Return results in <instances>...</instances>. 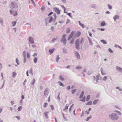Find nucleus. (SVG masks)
<instances>
[{"label": "nucleus", "instance_id": "f257e3e1", "mask_svg": "<svg viewBox=\"0 0 122 122\" xmlns=\"http://www.w3.org/2000/svg\"><path fill=\"white\" fill-rule=\"evenodd\" d=\"M109 117L112 120H116L118 119V117L115 113H112L109 115Z\"/></svg>", "mask_w": 122, "mask_h": 122}, {"label": "nucleus", "instance_id": "f03ea898", "mask_svg": "<svg viewBox=\"0 0 122 122\" xmlns=\"http://www.w3.org/2000/svg\"><path fill=\"white\" fill-rule=\"evenodd\" d=\"M66 36V34H64L62 36V39L61 40L62 42L64 44H66V40L65 38Z\"/></svg>", "mask_w": 122, "mask_h": 122}, {"label": "nucleus", "instance_id": "7ed1b4c3", "mask_svg": "<svg viewBox=\"0 0 122 122\" xmlns=\"http://www.w3.org/2000/svg\"><path fill=\"white\" fill-rule=\"evenodd\" d=\"M10 13L11 15H12L14 16H16L18 14L17 11H12L11 10H10Z\"/></svg>", "mask_w": 122, "mask_h": 122}, {"label": "nucleus", "instance_id": "20e7f679", "mask_svg": "<svg viewBox=\"0 0 122 122\" xmlns=\"http://www.w3.org/2000/svg\"><path fill=\"white\" fill-rule=\"evenodd\" d=\"M79 39H77L75 43L76 48L78 49H79V45H78L79 43Z\"/></svg>", "mask_w": 122, "mask_h": 122}, {"label": "nucleus", "instance_id": "39448f33", "mask_svg": "<svg viewBox=\"0 0 122 122\" xmlns=\"http://www.w3.org/2000/svg\"><path fill=\"white\" fill-rule=\"evenodd\" d=\"M54 10L56 13H57L58 15H59L60 14V11L59 9L57 8H55Z\"/></svg>", "mask_w": 122, "mask_h": 122}, {"label": "nucleus", "instance_id": "423d86ee", "mask_svg": "<svg viewBox=\"0 0 122 122\" xmlns=\"http://www.w3.org/2000/svg\"><path fill=\"white\" fill-rule=\"evenodd\" d=\"M29 41L31 44H32L34 43V39L31 37H30L29 38Z\"/></svg>", "mask_w": 122, "mask_h": 122}, {"label": "nucleus", "instance_id": "0eeeda50", "mask_svg": "<svg viewBox=\"0 0 122 122\" xmlns=\"http://www.w3.org/2000/svg\"><path fill=\"white\" fill-rule=\"evenodd\" d=\"M68 104H66V106H65V108L63 109V111H64L66 112V110H67L68 108Z\"/></svg>", "mask_w": 122, "mask_h": 122}, {"label": "nucleus", "instance_id": "6e6552de", "mask_svg": "<svg viewBox=\"0 0 122 122\" xmlns=\"http://www.w3.org/2000/svg\"><path fill=\"white\" fill-rule=\"evenodd\" d=\"M116 69L119 71L120 72H122V68L118 66L116 67Z\"/></svg>", "mask_w": 122, "mask_h": 122}, {"label": "nucleus", "instance_id": "1a4fd4ad", "mask_svg": "<svg viewBox=\"0 0 122 122\" xmlns=\"http://www.w3.org/2000/svg\"><path fill=\"white\" fill-rule=\"evenodd\" d=\"M48 90L47 89H46L44 91L45 96L47 95H48Z\"/></svg>", "mask_w": 122, "mask_h": 122}, {"label": "nucleus", "instance_id": "9d476101", "mask_svg": "<svg viewBox=\"0 0 122 122\" xmlns=\"http://www.w3.org/2000/svg\"><path fill=\"white\" fill-rule=\"evenodd\" d=\"M81 34V32L80 31H78L77 32L76 36V37H78Z\"/></svg>", "mask_w": 122, "mask_h": 122}, {"label": "nucleus", "instance_id": "9b49d317", "mask_svg": "<svg viewBox=\"0 0 122 122\" xmlns=\"http://www.w3.org/2000/svg\"><path fill=\"white\" fill-rule=\"evenodd\" d=\"M79 25L83 28H84V25L81 23L80 21H79Z\"/></svg>", "mask_w": 122, "mask_h": 122}, {"label": "nucleus", "instance_id": "f8f14e48", "mask_svg": "<svg viewBox=\"0 0 122 122\" xmlns=\"http://www.w3.org/2000/svg\"><path fill=\"white\" fill-rule=\"evenodd\" d=\"M119 18V17L117 15H116L113 17V18L115 20V21H116V19H118Z\"/></svg>", "mask_w": 122, "mask_h": 122}, {"label": "nucleus", "instance_id": "ddd939ff", "mask_svg": "<svg viewBox=\"0 0 122 122\" xmlns=\"http://www.w3.org/2000/svg\"><path fill=\"white\" fill-rule=\"evenodd\" d=\"M12 76L13 77H15V76L16 75V73L15 72H13L12 73Z\"/></svg>", "mask_w": 122, "mask_h": 122}, {"label": "nucleus", "instance_id": "4468645a", "mask_svg": "<svg viewBox=\"0 0 122 122\" xmlns=\"http://www.w3.org/2000/svg\"><path fill=\"white\" fill-rule=\"evenodd\" d=\"M49 20L50 23H51L53 20V19L52 17H49Z\"/></svg>", "mask_w": 122, "mask_h": 122}, {"label": "nucleus", "instance_id": "2eb2a0df", "mask_svg": "<svg viewBox=\"0 0 122 122\" xmlns=\"http://www.w3.org/2000/svg\"><path fill=\"white\" fill-rule=\"evenodd\" d=\"M54 49H50L49 50V51L51 54H52L54 50Z\"/></svg>", "mask_w": 122, "mask_h": 122}, {"label": "nucleus", "instance_id": "dca6fc26", "mask_svg": "<svg viewBox=\"0 0 122 122\" xmlns=\"http://www.w3.org/2000/svg\"><path fill=\"white\" fill-rule=\"evenodd\" d=\"M84 91H82V92H81V93L80 95V98H81L83 97V95H84Z\"/></svg>", "mask_w": 122, "mask_h": 122}, {"label": "nucleus", "instance_id": "f3484780", "mask_svg": "<svg viewBox=\"0 0 122 122\" xmlns=\"http://www.w3.org/2000/svg\"><path fill=\"white\" fill-rule=\"evenodd\" d=\"M90 96L89 95H88L86 97V101H88L90 99Z\"/></svg>", "mask_w": 122, "mask_h": 122}, {"label": "nucleus", "instance_id": "a211bd4d", "mask_svg": "<svg viewBox=\"0 0 122 122\" xmlns=\"http://www.w3.org/2000/svg\"><path fill=\"white\" fill-rule=\"evenodd\" d=\"M101 74L102 75H104L106 74V73L103 72V70L102 69V68L101 69Z\"/></svg>", "mask_w": 122, "mask_h": 122}, {"label": "nucleus", "instance_id": "6ab92c4d", "mask_svg": "<svg viewBox=\"0 0 122 122\" xmlns=\"http://www.w3.org/2000/svg\"><path fill=\"white\" fill-rule=\"evenodd\" d=\"M16 23V21H14L13 22H12V25L13 26H15V25Z\"/></svg>", "mask_w": 122, "mask_h": 122}, {"label": "nucleus", "instance_id": "aec40b11", "mask_svg": "<svg viewBox=\"0 0 122 122\" xmlns=\"http://www.w3.org/2000/svg\"><path fill=\"white\" fill-rule=\"evenodd\" d=\"M74 31H72L71 34H70V35H69V36H71V37H72L73 36V35L74 34Z\"/></svg>", "mask_w": 122, "mask_h": 122}, {"label": "nucleus", "instance_id": "412c9836", "mask_svg": "<svg viewBox=\"0 0 122 122\" xmlns=\"http://www.w3.org/2000/svg\"><path fill=\"white\" fill-rule=\"evenodd\" d=\"M105 21H102L101 23V26H104L105 25Z\"/></svg>", "mask_w": 122, "mask_h": 122}, {"label": "nucleus", "instance_id": "4be33fe9", "mask_svg": "<svg viewBox=\"0 0 122 122\" xmlns=\"http://www.w3.org/2000/svg\"><path fill=\"white\" fill-rule=\"evenodd\" d=\"M76 56L77 57L78 59H79L80 58V56H79V54L78 53H76Z\"/></svg>", "mask_w": 122, "mask_h": 122}, {"label": "nucleus", "instance_id": "5701e85b", "mask_svg": "<svg viewBox=\"0 0 122 122\" xmlns=\"http://www.w3.org/2000/svg\"><path fill=\"white\" fill-rule=\"evenodd\" d=\"M48 113V112H45L44 113L45 116L47 118H48V115L47 114Z\"/></svg>", "mask_w": 122, "mask_h": 122}, {"label": "nucleus", "instance_id": "b1692460", "mask_svg": "<svg viewBox=\"0 0 122 122\" xmlns=\"http://www.w3.org/2000/svg\"><path fill=\"white\" fill-rule=\"evenodd\" d=\"M61 81H64V78L62 77L61 76L59 77Z\"/></svg>", "mask_w": 122, "mask_h": 122}, {"label": "nucleus", "instance_id": "393cba45", "mask_svg": "<svg viewBox=\"0 0 122 122\" xmlns=\"http://www.w3.org/2000/svg\"><path fill=\"white\" fill-rule=\"evenodd\" d=\"M60 58L59 57V56L58 55L57 56L56 58V61L57 62H58V61L59 59Z\"/></svg>", "mask_w": 122, "mask_h": 122}, {"label": "nucleus", "instance_id": "a878e982", "mask_svg": "<svg viewBox=\"0 0 122 122\" xmlns=\"http://www.w3.org/2000/svg\"><path fill=\"white\" fill-rule=\"evenodd\" d=\"M58 83H60L59 85L60 86H65L64 84L60 81H58Z\"/></svg>", "mask_w": 122, "mask_h": 122}, {"label": "nucleus", "instance_id": "bb28decb", "mask_svg": "<svg viewBox=\"0 0 122 122\" xmlns=\"http://www.w3.org/2000/svg\"><path fill=\"white\" fill-rule=\"evenodd\" d=\"M101 42H102L103 44H107V42L103 40H102L101 41Z\"/></svg>", "mask_w": 122, "mask_h": 122}, {"label": "nucleus", "instance_id": "cd10ccee", "mask_svg": "<svg viewBox=\"0 0 122 122\" xmlns=\"http://www.w3.org/2000/svg\"><path fill=\"white\" fill-rule=\"evenodd\" d=\"M22 107L21 106H20L17 109L19 111H20L21 110Z\"/></svg>", "mask_w": 122, "mask_h": 122}, {"label": "nucleus", "instance_id": "c85d7f7f", "mask_svg": "<svg viewBox=\"0 0 122 122\" xmlns=\"http://www.w3.org/2000/svg\"><path fill=\"white\" fill-rule=\"evenodd\" d=\"M37 58L36 57L34 60V62L35 63H36L37 62Z\"/></svg>", "mask_w": 122, "mask_h": 122}, {"label": "nucleus", "instance_id": "c756f323", "mask_svg": "<svg viewBox=\"0 0 122 122\" xmlns=\"http://www.w3.org/2000/svg\"><path fill=\"white\" fill-rule=\"evenodd\" d=\"M48 105V104L46 102H45L44 103V105L43 106V107H47Z\"/></svg>", "mask_w": 122, "mask_h": 122}, {"label": "nucleus", "instance_id": "7c9ffc66", "mask_svg": "<svg viewBox=\"0 0 122 122\" xmlns=\"http://www.w3.org/2000/svg\"><path fill=\"white\" fill-rule=\"evenodd\" d=\"M70 29L69 28H67L66 30V33H69L70 31Z\"/></svg>", "mask_w": 122, "mask_h": 122}, {"label": "nucleus", "instance_id": "2f4dec72", "mask_svg": "<svg viewBox=\"0 0 122 122\" xmlns=\"http://www.w3.org/2000/svg\"><path fill=\"white\" fill-rule=\"evenodd\" d=\"M76 89H74L73 90H72L71 92L72 93V94H73L74 93L76 92Z\"/></svg>", "mask_w": 122, "mask_h": 122}, {"label": "nucleus", "instance_id": "473e14b6", "mask_svg": "<svg viewBox=\"0 0 122 122\" xmlns=\"http://www.w3.org/2000/svg\"><path fill=\"white\" fill-rule=\"evenodd\" d=\"M14 5H15V4H14V3L12 2V3H11V8H14Z\"/></svg>", "mask_w": 122, "mask_h": 122}, {"label": "nucleus", "instance_id": "72a5a7b5", "mask_svg": "<svg viewBox=\"0 0 122 122\" xmlns=\"http://www.w3.org/2000/svg\"><path fill=\"white\" fill-rule=\"evenodd\" d=\"M92 102L91 101H90L86 104V105H91L92 104Z\"/></svg>", "mask_w": 122, "mask_h": 122}, {"label": "nucleus", "instance_id": "f704fd0d", "mask_svg": "<svg viewBox=\"0 0 122 122\" xmlns=\"http://www.w3.org/2000/svg\"><path fill=\"white\" fill-rule=\"evenodd\" d=\"M61 7L62 8V9H63L64 10V13H66L65 12V11L66 10V9H65V7H64V5H62L61 6Z\"/></svg>", "mask_w": 122, "mask_h": 122}, {"label": "nucleus", "instance_id": "c9c22d12", "mask_svg": "<svg viewBox=\"0 0 122 122\" xmlns=\"http://www.w3.org/2000/svg\"><path fill=\"white\" fill-rule=\"evenodd\" d=\"M100 77V75H97L96 76L97 81V80H99V78Z\"/></svg>", "mask_w": 122, "mask_h": 122}, {"label": "nucleus", "instance_id": "e433bc0d", "mask_svg": "<svg viewBox=\"0 0 122 122\" xmlns=\"http://www.w3.org/2000/svg\"><path fill=\"white\" fill-rule=\"evenodd\" d=\"M98 101V100H95L93 102V104H96L97 102Z\"/></svg>", "mask_w": 122, "mask_h": 122}, {"label": "nucleus", "instance_id": "4c0bfd02", "mask_svg": "<svg viewBox=\"0 0 122 122\" xmlns=\"http://www.w3.org/2000/svg\"><path fill=\"white\" fill-rule=\"evenodd\" d=\"M27 56L28 58H29L30 57V54L28 52L27 53Z\"/></svg>", "mask_w": 122, "mask_h": 122}, {"label": "nucleus", "instance_id": "58836bf2", "mask_svg": "<svg viewBox=\"0 0 122 122\" xmlns=\"http://www.w3.org/2000/svg\"><path fill=\"white\" fill-rule=\"evenodd\" d=\"M83 42V38H82L81 40V41L79 43L81 44L82 42Z\"/></svg>", "mask_w": 122, "mask_h": 122}, {"label": "nucleus", "instance_id": "ea45409f", "mask_svg": "<svg viewBox=\"0 0 122 122\" xmlns=\"http://www.w3.org/2000/svg\"><path fill=\"white\" fill-rule=\"evenodd\" d=\"M108 7L109 9H112V7L111 5L109 4H108Z\"/></svg>", "mask_w": 122, "mask_h": 122}, {"label": "nucleus", "instance_id": "a19ab883", "mask_svg": "<svg viewBox=\"0 0 122 122\" xmlns=\"http://www.w3.org/2000/svg\"><path fill=\"white\" fill-rule=\"evenodd\" d=\"M29 73L30 74H31L32 75L33 73H32V69H30L29 71Z\"/></svg>", "mask_w": 122, "mask_h": 122}, {"label": "nucleus", "instance_id": "79ce46f5", "mask_svg": "<svg viewBox=\"0 0 122 122\" xmlns=\"http://www.w3.org/2000/svg\"><path fill=\"white\" fill-rule=\"evenodd\" d=\"M107 77L106 76H104L103 77V80L104 81H105L107 79Z\"/></svg>", "mask_w": 122, "mask_h": 122}, {"label": "nucleus", "instance_id": "37998d69", "mask_svg": "<svg viewBox=\"0 0 122 122\" xmlns=\"http://www.w3.org/2000/svg\"><path fill=\"white\" fill-rule=\"evenodd\" d=\"M115 112H117L119 114V115L121 114V113L119 111H115Z\"/></svg>", "mask_w": 122, "mask_h": 122}, {"label": "nucleus", "instance_id": "c03bdc74", "mask_svg": "<svg viewBox=\"0 0 122 122\" xmlns=\"http://www.w3.org/2000/svg\"><path fill=\"white\" fill-rule=\"evenodd\" d=\"M91 117H87V119L86 120V121H88L91 118Z\"/></svg>", "mask_w": 122, "mask_h": 122}, {"label": "nucleus", "instance_id": "a18cd8bd", "mask_svg": "<svg viewBox=\"0 0 122 122\" xmlns=\"http://www.w3.org/2000/svg\"><path fill=\"white\" fill-rule=\"evenodd\" d=\"M18 59L17 58L16 59V63H17V64L18 65H19V63H18Z\"/></svg>", "mask_w": 122, "mask_h": 122}, {"label": "nucleus", "instance_id": "49530a36", "mask_svg": "<svg viewBox=\"0 0 122 122\" xmlns=\"http://www.w3.org/2000/svg\"><path fill=\"white\" fill-rule=\"evenodd\" d=\"M108 51H109V52H113V51L110 48H109V49Z\"/></svg>", "mask_w": 122, "mask_h": 122}, {"label": "nucleus", "instance_id": "de8ad7c7", "mask_svg": "<svg viewBox=\"0 0 122 122\" xmlns=\"http://www.w3.org/2000/svg\"><path fill=\"white\" fill-rule=\"evenodd\" d=\"M50 107L52 110H53L54 109V107L52 105H51Z\"/></svg>", "mask_w": 122, "mask_h": 122}, {"label": "nucleus", "instance_id": "09e8293b", "mask_svg": "<svg viewBox=\"0 0 122 122\" xmlns=\"http://www.w3.org/2000/svg\"><path fill=\"white\" fill-rule=\"evenodd\" d=\"M85 97H84L83 98L82 100H81V101L84 102L85 101Z\"/></svg>", "mask_w": 122, "mask_h": 122}, {"label": "nucleus", "instance_id": "8fccbe9b", "mask_svg": "<svg viewBox=\"0 0 122 122\" xmlns=\"http://www.w3.org/2000/svg\"><path fill=\"white\" fill-rule=\"evenodd\" d=\"M82 68V67L80 66H79L76 67V69H81Z\"/></svg>", "mask_w": 122, "mask_h": 122}, {"label": "nucleus", "instance_id": "3c124183", "mask_svg": "<svg viewBox=\"0 0 122 122\" xmlns=\"http://www.w3.org/2000/svg\"><path fill=\"white\" fill-rule=\"evenodd\" d=\"M70 86H68L66 88V89L68 90H70Z\"/></svg>", "mask_w": 122, "mask_h": 122}, {"label": "nucleus", "instance_id": "603ef678", "mask_svg": "<svg viewBox=\"0 0 122 122\" xmlns=\"http://www.w3.org/2000/svg\"><path fill=\"white\" fill-rule=\"evenodd\" d=\"M70 22V20L69 19H67V20L66 22V24H67L69 22Z\"/></svg>", "mask_w": 122, "mask_h": 122}, {"label": "nucleus", "instance_id": "864d4df0", "mask_svg": "<svg viewBox=\"0 0 122 122\" xmlns=\"http://www.w3.org/2000/svg\"><path fill=\"white\" fill-rule=\"evenodd\" d=\"M33 82H32V83H31V84L32 85H33L34 83H35V79L34 78L33 79Z\"/></svg>", "mask_w": 122, "mask_h": 122}, {"label": "nucleus", "instance_id": "5fc2aeb1", "mask_svg": "<svg viewBox=\"0 0 122 122\" xmlns=\"http://www.w3.org/2000/svg\"><path fill=\"white\" fill-rule=\"evenodd\" d=\"M74 42V40L73 39H72L71 41L70 42V43L71 44H73V43Z\"/></svg>", "mask_w": 122, "mask_h": 122}, {"label": "nucleus", "instance_id": "6e6d98bb", "mask_svg": "<svg viewBox=\"0 0 122 122\" xmlns=\"http://www.w3.org/2000/svg\"><path fill=\"white\" fill-rule=\"evenodd\" d=\"M116 89H118L120 90V91H122V89H121V88H119V87H116Z\"/></svg>", "mask_w": 122, "mask_h": 122}, {"label": "nucleus", "instance_id": "4d7b16f0", "mask_svg": "<svg viewBox=\"0 0 122 122\" xmlns=\"http://www.w3.org/2000/svg\"><path fill=\"white\" fill-rule=\"evenodd\" d=\"M67 15H69V16L71 17V13H69L67 14Z\"/></svg>", "mask_w": 122, "mask_h": 122}, {"label": "nucleus", "instance_id": "13d9d810", "mask_svg": "<svg viewBox=\"0 0 122 122\" xmlns=\"http://www.w3.org/2000/svg\"><path fill=\"white\" fill-rule=\"evenodd\" d=\"M115 108H117L118 109H119V107L118 106H115Z\"/></svg>", "mask_w": 122, "mask_h": 122}, {"label": "nucleus", "instance_id": "bf43d9fd", "mask_svg": "<svg viewBox=\"0 0 122 122\" xmlns=\"http://www.w3.org/2000/svg\"><path fill=\"white\" fill-rule=\"evenodd\" d=\"M71 37H72L69 36V37L68 38V40H70Z\"/></svg>", "mask_w": 122, "mask_h": 122}, {"label": "nucleus", "instance_id": "052dcab7", "mask_svg": "<svg viewBox=\"0 0 122 122\" xmlns=\"http://www.w3.org/2000/svg\"><path fill=\"white\" fill-rule=\"evenodd\" d=\"M26 58L25 57L24 58V63H25L26 62Z\"/></svg>", "mask_w": 122, "mask_h": 122}, {"label": "nucleus", "instance_id": "680f3d73", "mask_svg": "<svg viewBox=\"0 0 122 122\" xmlns=\"http://www.w3.org/2000/svg\"><path fill=\"white\" fill-rule=\"evenodd\" d=\"M15 117L18 120L20 118L19 116H16Z\"/></svg>", "mask_w": 122, "mask_h": 122}, {"label": "nucleus", "instance_id": "e2e57ef3", "mask_svg": "<svg viewBox=\"0 0 122 122\" xmlns=\"http://www.w3.org/2000/svg\"><path fill=\"white\" fill-rule=\"evenodd\" d=\"M106 13L107 14H109L110 13V12L108 11H107L106 12Z\"/></svg>", "mask_w": 122, "mask_h": 122}, {"label": "nucleus", "instance_id": "0e129e2a", "mask_svg": "<svg viewBox=\"0 0 122 122\" xmlns=\"http://www.w3.org/2000/svg\"><path fill=\"white\" fill-rule=\"evenodd\" d=\"M24 97L23 95H22L21 96V98L22 99H23L24 98Z\"/></svg>", "mask_w": 122, "mask_h": 122}, {"label": "nucleus", "instance_id": "69168bd1", "mask_svg": "<svg viewBox=\"0 0 122 122\" xmlns=\"http://www.w3.org/2000/svg\"><path fill=\"white\" fill-rule=\"evenodd\" d=\"M53 13V12H51L50 13L48 14V16H49L51 14H52Z\"/></svg>", "mask_w": 122, "mask_h": 122}, {"label": "nucleus", "instance_id": "338daca9", "mask_svg": "<svg viewBox=\"0 0 122 122\" xmlns=\"http://www.w3.org/2000/svg\"><path fill=\"white\" fill-rule=\"evenodd\" d=\"M37 55V54L36 53H35V54H34L33 55V56L34 57H35V56H36Z\"/></svg>", "mask_w": 122, "mask_h": 122}, {"label": "nucleus", "instance_id": "774afa93", "mask_svg": "<svg viewBox=\"0 0 122 122\" xmlns=\"http://www.w3.org/2000/svg\"><path fill=\"white\" fill-rule=\"evenodd\" d=\"M26 75H27V76H29V75H28V71H26Z\"/></svg>", "mask_w": 122, "mask_h": 122}]
</instances>
